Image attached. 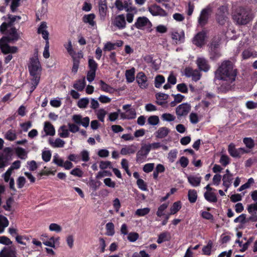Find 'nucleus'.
Segmentation results:
<instances>
[{"mask_svg": "<svg viewBox=\"0 0 257 257\" xmlns=\"http://www.w3.org/2000/svg\"><path fill=\"white\" fill-rule=\"evenodd\" d=\"M136 81L141 88L145 89L148 87L147 77L143 72L138 73L136 76Z\"/></svg>", "mask_w": 257, "mask_h": 257, "instance_id": "16", "label": "nucleus"}, {"mask_svg": "<svg viewBox=\"0 0 257 257\" xmlns=\"http://www.w3.org/2000/svg\"><path fill=\"white\" fill-rule=\"evenodd\" d=\"M232 19L238 25H246L252 19L251 12L245 8L239 7L233 13Z\"/></svg>", "mask_w": 257, "mask_h": 257, "instance_id": "3", "label": "nucleus"}, {"mask_svg": "<svg viewBox=\"0 0 257 257\" xmlns=\"http://www.w3.org/2000/svg\"><path fill=\"white\" fill-rule=\"evenodd\" d=\"M28 69L32 78L40 79L42 67L38 57H34L30 58V63Z\"/></svg>", "mask_w": 257, "mask_h": 257, "instance_id": "4", "label": "nucleus"}, {"mask_svg": "<svg viewBox=\"0 0 257 257\" xmlns=\"http://www.w3.org/2000/svg\"><path fill=\"white\" fill-rule=\"evenodd\" d=\"M68 159L69 161H89V153L87 151L83 150L79 155L70 154L68 156Z\"/></svg>", "mask_w": 257, "mask_h": 257, "instance_id": "15", "label": "nucleus"}, {"mask_svg": "<svg viewBox=\"0 0 257 257\" xmlns=\"http://www.w3.org/2000/svg\"><path fill=\"white\" fill-rule=\"evenodd\" d=\"M136 151V148L134 146H125L120 150V154L122 155L134 154Z\"/></svg>", "mask_w": 257, "mask_h": 257, "instance_id": "37", "label": "nucleus"}, {"mask_svg": "<svg viewBox=\"0 0 257 257\" xmlns=\"http://www.w3.org/2000/svg\"><path fill=\"white\" fill-rule=\"evenodd\" d=\"M237 70L234 68L232 62L224 61L215 71V80H222L232 83L235 80Z\"/></svg>", "mask_w": 257, "mask_h": 257, "instance_id": "1", "label": "nucleus"}, {"mask_svg": "<svg viewBox=\"0 0 257 257\" xmlns=\"http://www.w3.org/2000/svg\"><path fill=\"white\" fill-rule=\"evenodd\" d=\"M89 103V99L87 98H81L77 102V106L80 108H85Z\"/></svg>", "mask_w": 257, "mask_h": 257, "instance_id": "52", "label": "nucleus"}, {"mask_svg": "<svg viewBox=\"0 0 257 257\" xmlns=\"http://www.w3.org/2000/svg\"><path fill=\"white\" fill-rule=\"evenodd\" d=\"M171 235L169 232H163L159 235L157 242L158 243L161 244L165 241H169Z\"/></svg>", "mask_w": 257, "mask_h": 257, "instance_id": "30", "label": "nucleus"}, {"mask_svg": "<svg viewBox=\"0 0 257 257\" xmlns=\"http://www.w3.org/2000/svg\"><path fill=\"white\" fill-rule=\"evenodd\" d=\"M12 172L8 170L7 172L3 175V177L5 182H9L10 188L12 190H15V182L13 178H11Z\"/></svg>", "mask_w": 257, "mask_h": 257, "instance_id": "29", "label": "nucleus"}, {"mask_svg": "<svg viewBox=\"0 0 257 257\" xmlns=\"http://www.w3.org/2000/svg\"><path fill=\"white\" fill-rule=\"evenodd\" d=\"M15 155L22 160L26 159L27 157V153L26 150L21 147H18L15 149Z\"/></svg>", "mask_w": 257, "mask_h": 257, "instance_id": "34", "label": "nucleus"}, {"mask_svg": "<svg viewBox=\"0 0 257 257\" xmlns=\"http://www.w3.org/2000/svg\"><path fill=\"white\" fill-rule=\"evenodd\" d=\"M221 39L219 37H214L209 44L208 47L209 48L211 49H219V47L220 44Z\"/></svg>", "mask_w": 257, "mask_h": 257, "instance_id": "38", "label": "nucleus"}, {"mask_svg": "<svg viewBox=\"0 0 257 257\" xmlns=\"http://www.w3.org/2000/svg\"><path fill=\"white\" fill-rule=\"evenodd\" d=\"M98 9L100 19L104 20L107 13V6L106 0H99Z\"/></svg>", "mask_w": 257, "mask_h": 257, "instance_id": "19", "label": "nucleus"}, {"mask_svg": "<svg viewBox=\"0 0 257 257\" xmlns=\"http://www.w3.org/2000/svg\"><path fill=\"white\" fill-rule=\"evenodd\" d=\"M47 28L46 22H42L41 23L37 31V33L39 34L42 35V37L45 41L49 40V33L48 31L46 30Z\"/></svg>", "mask_w": 257, "mask_h": 257, "instance_id": "20", "label": "nucleus"}, {"mask_svg": "<svg viewBox=\"0 0 257 257\" xmlns=\"http://www.w3.org/2000/svg\"><path fill=\"white\" fill-rule=\"evenodd\" d=\"M58 166L64 167L66 170L72 168L73 165L71 162H54Z\"/></svg>", "mask_w": 257, "mask_h": 257, "instance_id": "55", "label": "nucleus"}, {"mask_svg": "<svg viewBox=\"0 0 257 257\" xmlns=\"http://www.w3.org/2000/svg\"><path fill=\"white\" fill-rule=\"evenodd\" d=\"M212 12V8L209 6H207L202 10L198 18V23L200 26L203 27L208 23L209 18Z\"/></svg>", "mask_w": 257, "mask_h": 257, "instance_id": "6", "label": "nucleus"}, {"mask_svg": "<svg viewBox=\"0 0 257 257\" xmlns=\"http://www.w3.org/2000/svg\"><path fill=\"white\" fill-rule=\"evenodd\" d=\"M9 224V222L5 216L0 215V234L3 233Z\"/></svg>", "mask_w": 257, "mask_h": 257, "instance_id": "33", "label": "nucleus"}, {"mask_svg": "<svg viewBox=\"0 0 257 257\" xmlns=\"http://www.w3.org/2000/svg\"><path fill=\"white\" fill-rule=\"evenodd\" d=\"M106 234L108 236H112L114 234V226L112 222L106 224Z\"/></svg>", "mask_w": 257, "mask_h": 257, "instance_id": "48", "label": "nucleus"}, {"mask_svg": "<svg viewBox=\"0 0 257 257\" xmlns=\"http://www.w3.org/2000/svg\"><path fill=\"white\" fill-rule=\"evenodd\" d=\"M243 142L245 144V146L249 149H252L254 146V141L251 138H244Z\"/></svg>", "mask_w": 257, "mask_h": 257, "instance_id": "50", "label": "nucleus"}, {"mask_svg": "<svg viewBox=\"0 0 257 257\" xmlns=\"http://www.w3.org/2000/svg\"><path fill=\"white\" fill-rule=\"evenodd\" d=\"M40 79H36V78H32L31 81L32 82V85L30 87V94H31L36 88L37 86L39 84L40 82Z\"/></svg>", "mask_w": 257, "mask_h": 257, "instance_id": "59", "label": "nucleus"}, {"mask_svg": "<svg viewBox=\"0 0 257 257\" xmlns=\"http://www.w3.org/2000/svg\"><path fill=\"white\" fill-rule=\"evenodd\" d=\"M204 197L209 202L215 203L217 201L216 194L212 192L207 191L204 193Z\"/></svg>", "mask_w": 257, "mask_h": 257, "instance_id": "35", "label": "nucleus"}, {"mask_svg": "<svg viewBox=\"0 0 257 257\" xmlns=\"http://www.w3.org/2000/svg\"><path fill=\"white\" fill-rule=\"evenodd\" d=\"M138 187L143 191L148 190L147 186L144 181L142 179H138L137 182Z\"/></svg>", "mask_w": 257, "mask_h": 257, "instance_id": "61", "label": "nucleus"}, {"mask_svg": "<svg viewBox=\"0 0 257 257\" xmlns=\"http://www.w3.org/2000/svg\"><path fill=\"white\" fill-rule=\"evenodd\" d=\"M206 37V34L204 31L198 33L193 38V44L197 47H202L204 44Z\"/></svg>", "mask_w": 257, "mask_h": 257, "instance_id": "17", "label": "nucleus"}, {"mask_svg": "<svg viewBox=\"0 0 257 257\" xmlns=\"http://www.w3.org/2000/svg\"><path fill=\"white\" fill-rule=\"evenodd\" d=\"M80 63L79 59L73 57V66L72 68V72L75 74L77 72Z\"/></svg>", "mask_w": 257, "mask_h": 257, "instance_id": "51", "label": "nucleus"}, {"mask_svg": "<svg viewBox=\"0 0 257 257\" xmlns=\"http://www.w3.org/2000/svg\"><path fill=\"white\" fill-rule=\"evenodd\" d=\"M139 234L137 232H130L128 234L127 239L131 242H135L139 238Z\"/></svg>", "mask_w": 257, "mask_h": 257, "instance_id": "64", "label": "nucleus"}, {"mask_svg": "<svg viewBox=\"0 0 257 257\" xmlns=\"http://www.w3.org/2000/svg\"><path fill=\"white\" fill-rule=\"evenodd\" d=\"M188 196L190 202H195L197 198V194L196 191L195 190H189L188 191Z\"/></svg>", "mask_w": 257, "mask_h": 257, "instance_id": "45", "label": "nucleus"}, {"mask_svg": "<svg viewBox=\"0 0 257 257\" xmlns=\"http://www.w3.org/2000/svg\"><path fill=\"white\" fill-rule=\"evenodd\" d=\"M170 130L166 127H160L155 133V136L157 138L163 139L166 137L169 133Z\"/></svg>", "mask_w": 257, "mask_h": 257, "instance_id": "28", "label": "nucleus"}, {"mask_svg": "<svg viewBox=\"0 0 257 257\" xmlns=\"http://www.w3.org/2000/svg\"><path fill=\"white\" fill-rule=\"evenodd\" d=\"M190 104L184 103L178 105L176 108V113L178 117L186 116L191 110Z\"/></svg>", "mask_w": 257, "mask_h": 257, "instance_id": "10", "label": "nucleus"}, {"mask_svg": "<svg viewBox=\"0 0 257 257\" xmlns=\"http://www.w3.org/2000/svg\"><path fill=\"white\" fill-rule=\"evenodd\" d=\"M101 90L108 93H112L113 89L108 84H106L103 80H101L99 82Z\"/></svg>", "mask_w": 257, "mask_h": 257, "instance_id": "39", "label": "nucleus"}, {"mask_svg": "<svg viewBox=\"0 0 257 257\" xmlns=\"http://www.w3.org/2000/svg\"><path fill=\"white\" fill-rule=\"evenodd\" d=\"M148 121L150 124L155 125L159 123V118L157 115H152L148 118Z\"/></svg>", "mask_w": 257, "mask_h": 257, "instance_id": "57", "label": "nucleus"}, {"mask_svg": "<svg viewBox=\"0 0 257 257\" xmlns=\"http://www.w3.org/2000/svg\"><path fill=\"white\" fill-rule=\"evenodd\" d=\"M112 24L119 30L125 28L126 27V21L124 15L121 14L116 16Z\"/></svg>", "mask_w": 257, "mask_h": 257, "instance_id": "18", "label": "nucleus"}, {"mask_svg": "<svg viewBox=\"0 0 257 257\" xmlns=\"http://www.w3.org/2000/svg\"><path fill=\"white\" fill-rule=\"evenodd\" d=\"M209 57L212 60H216L221 56L219 49L209 48Z\"/></svg>", "mask_w": 257, "mask_h": 257, "instance_id": "36", "label": "nucleus"}, {"mask_svg": "<svg viewBox=\"0 0 257 257\" xmlns=\"http://www.w3.org/2000/svg\"><path fill=\"white\" fill-rule=\"evenodd\" d=\"M201 179V177L199 174L187 176L188 181L193 187L199 186L200 184Z\"/></svg>", "mask_w": 257, "mask_h": 257, "instance_id": "21", "label": "nucleus"}, {"mask_svg": "<svg viewBox=\"0 0 257 257\" xmlns=\"http://www.w3.org/2000/svg\"><path fill=\"white\" fill-rule=\"evenodd\" d=\"M8 36H3L0 39V49L2 52L7 54L9 53H15L18 51V48L16 46H10L9 43L19 40L20 36L15 27H12L6 31Z\"/></svg>", "mask_w": 257, "mask_h": 257, "instance_id": "2", "label": "nucleus"}, {"mask_svg": "<svg viewBox=\"0 0 257 257\" xmlns=\"http://www.w3.org/2000/svg\"><path fill=\"white\" fill-rule=\"evenodd\" d=\"M133 26L140 30L146 29L148 32H151L153 30L152 22L145 16L138 17Z\"/></svg>", "mask_w": 257, "mask_h": 257, "instance_id": "5", "label": "nucleus"}, {"mask_svg": "<svg viewBox=\"0 0 257 257\" xmlns=\"http://www.w3.org/2000/svg\"><path fill=\"white\" fill-rule=\"evenodd\" d=\"M185 75L187 77H192V79L194 81H197L200 79L201 74L199 70L195 69L193 70L191 68L187 67L184 70Z\"/></svg>", "mask_w": 257, "mask_h": 257, "instance_id": "11", "label": "nucleus"}, {"mask_svg": "<svg viewBox=\"0 0 257 257\" xmlns=\"http://www.w3.org/2000/svg\"><path fill=\"white\" fill-rule=\"evenodd\" d=\"M120 117L122 119H132L136 117V112L135 109L131 108L126 111V112L120 113Z\"/></svg>", "mask_w": 257, "mask_h": 257, "instance_id": "24", "label": "nucleus"}, {"mask_svg": "<svg viewBox=\"0 0 257 257\" xmlns=\"http://www.w3.org/2000/svg\"><path fill=\"white\" fill-rule=\"evenodd\" d=\"M233 179V175L224 174L222 176V185L225 187V192H227L228 189L231 186Z\"/></svg>", "mask_w": 257, "mask_h": 257, "instance_id": "23", "label": "nucleus"}, {"mask_svg": "<svg viewBox=\"0 0 257 257\" xmlns=\"http://www.w3.org/2000/svg\"><path fill=\"white\" fill-rule=\"evenodd\" d=\"M49 229L51 231H55L56 232H60L62 230V227L59 224L55 223H51L49 225Z\"/></svg>", "mask_w": 257, "mask_h": 257, "instance_id": "54", "label": "nucleus"}, {"mask_svg": "<svg viewBox=\"0 0 257 257\" xmlns=\"http://www.w3.org/2000/svg\"><path fill=\"white\" fill-rule=\"evenodd\" d=\"M15 155V150L10 147H6L0 153V161H10Z\"/></svg>", "mask_w": 257, "mask_h": 257, "instance_id": "12", "label": "nucleus"}, {"mask_svg": "<svg viewBox=\"0 0 257 257\" xmlns=\"http://www.w3.org/2000/svg\"><path fill=\"white\" fill-rule=\"evenodd\" d=\"M69 130L66 128L65 125L61 126L59 130V135L61 138H66L69 137Z\"/></svg>", "mask_w": 257, "mask_h": 257, "instance_id": "44", "label": "nucleus"}, {"mask_svg": "<svg viewBox=\"0 0 257 257\" xmlns=\"http://www.w3.org/2000/svg\"><path fill=\"white\" fill-rule=\"evenodd\" d=\"M14 202V199L12 198H9L7 200L6 204L3 206V208L7 211H12V205Z\"/></svg>", "mask_w": 257, "mask_h": 257, "instance_id": "56", "label": "nucleus"}, {"mask_svg": "<svg viewBox=\"0 0 257 257\" xmlns=\"http://www.w3.org/2000/svg\"><path fill=\"white\" fill-rule=\"evenodd\" d=\"M150 211L149 208L146 207L142 209H138L136 210L135 214L138 216H144L148 214Z\"/></svg>", "mask_w": 257, "mask_h": 257, "instance_id": "53", "label": "nucleus"}, {"mask_svg": "<svg viewBox=\"0 0 257 257\" xmlns=\"http://www.w3.org/2000/svg\"><path fill=\"white\" fill-rule=\"evenodd\" d=\"M49 143L53 147L57 148L63 147L65 144V142L59 138L56 139L54 142L50 140Z\"/></svg>", "mask_w": 257, "mask_h": 257, "instance_id": "49", "label": "nucleus"}, {"mask_svg": "<svg viewBox=\"0 0 257 257\" xmlns=\"http://www.w3.org/2000/svg\"><path fill=\"white\" fill-rule=\"evenodd\" d=\"M14 23L11 22L10 21L8 23L4 22L0 26V32L2 34H6V31H7L9 28L13 27Z\"/></svg>", "mask_w": 257, "mask_h": 257, "instance_id": "42", "label": "nucleus"}, {"mask_svg": "<svg viewBox=\"0 0 257 257\" xmlns=\"http://www.w3.org/2000/svg\"><path fill=\"white\" fill-rule=\"evenodd\" d=\"M150 147L145 145L141 147V149L138 151L137 154V161L139 160L145 159L147 155L150 152Z\"/></svg>", "mask_w": 257, "mask_h": 257, "instance_id": "22", "label": "nucleus"}, {"mask_svg": "<svg viewBox=\"0 0 257 257\" xmlns=\"http://www.w3.org/2000/svg\"><path fill=\"white\" fill-rule=\"evenodd\" d=\"M5 138L9 141H13L17 139V135L14 131L10 130L6 133Z\"/></svg>", "mask_w": 257, "mask_h": 257, "instance_id": "47", "label": "nucleus"}, {"mask_svg": "<svg viewBox=\"0 0 257 257\" xmlns=\"http://www.w3.org/2000/svg\"><path fill=\"white\" fill-rule=\"evenodd\" d=\"M228 14L227 7L225 6H222L217 9L216 14V20L217 23L220 25H223L226 22Z\"/></svg>", "mask_w": 257, "mask_h": 257, "instance_id": "7", "label": "nucleus"}, {"mask_svg": "<svg viewBox=\"0 0 257 257\" xmlns=\"http://www.w3.org/2000/svg\"><path fill=\"white\" fill-rule=\"evenodd\" d=\"M135 69L134 68L126 70L125 75L127 82L132 83L135 80Z\"/></svg>", "mask_w": 257, "mask_h": 257, "instance_id": "31", "label": "nucleus"}, {"mask_svg": "<svg viewBox=\"0 0 257 257\" xmlns=\"http://www.w3.org/2000/svg\"><path fill=\"white\" fill-rule=\"evenodd\" d=\"M228 151L231 156L233 158H239L243 154L248 153L249 150L242 148L236 149L233 143L230 144L228 146Z\"/></svg>", "mask_w": 257, "mask_h": 257, "instance_id": "8", "label": "nucleus"}, {"mask_svg": "<svg viewBox=\"0 0 257 257\" xmlns=\"http://www.w3.org/2000/svg\"><path fill=\"white\" fill-rule=\"evenodd\" d=\"M95 18V15L94 14H90L88 15H85L82 18L83 22L85 23H88L91 27H94L96 25V23L94 21Z\"/></svg>", "mask_w": 257, "mask_h": 257, "instance_id": "27", "label": "nucleus"}, {"mask_svg": "<svg viewBox=\"0 0 257 257\" xmlns=\"http://www.w3.org/2000/svg\"><path fill=\"white\" fill-rule=\"evenodd\" d=\"M44 130L47 135L53 136L55 134L54 126L49 121L45 122Z\"/></svg>", "mask_w": 257, "mask_h": 257, "instance_id": "26", "label": "nucleus"}, {"mask_svg": "<svg viewBox=\"0 0 257 257\" xmlns=\"http://www.w3.org/2000/svg\"><path fill=\"white\" fill-rule=\"evenodd\" d=\"M88 65L90 71H96L98 68V64L92 58L88 59Z\"/></svg>", "mask_w": 257, "mask_h": 257, "instance_id": "43", "label": "nucleus"}, {"mask_svg": "<svg viewBox=\"0 0 257 257\" xmlns=\"http://www.w3.org/2000/svg\"><path fill=\"white\" fill-rule=\"evenodd\" d=\"M106 114V111L104 109L101 108L98 110L97 113V117L100 121L103 122Z\"/></svg>", "mask_w": 257, "mask_h": 257, "instance_id": "60", "label": "nucleus"}, {"mask_svg": "<svg viewBox=\"0 0 257 257\" xmlns=\"http://www.w3.org/2000/svg\"><path fill=\"white\" fill-rule=\"evenodd\" d=\"M115 45L116 44L114 43H112L110 42H108L104 45L103 50L104 51H110L114 50L115 49Z\"/></svg>", "mask_w": 257, "mask_h": 257, "instance_id": "62", "label": "nucleus"}, {"mask_svg": "<svg viewBox=\"0 0 257 257\" xmlns=\"http://www.w3.org/2000/svg\"><path fill=\"white\" fill-rule=\"evenodd\" d=\"M181 208V203L180 201H177L173 203L170 208V212L169 214L173 215L176 214Z\"/></svg>", "mask_w": 257, "mask_h": 257, "instance_id": "41", "label": "nucleus"}, {"mask_svg": "<svg viewBox=\"0 0 257 257\" xmlns=\"http://www.w3.org/2000/svg\"><path fill=\"white\" fill-rule=\"evenodd\" d=\"M86 85L85 77L79 79L73 84V87L79 91H82Z\"/></svg>", "mask_w": 257, "mask_h": 257, "instance_id": "32", "label": "nucleus"}, {"mask_svg": "<svg viewBox=\"0 0 257 257\" xmlns=\"http://www.w3.org/2000/svg\"><path fill=\"white\" fill-rule=\"evenodd\" d=\"M196 63L199 71L207 72L210 69V66L208 60L203 57L197 58Z\"/></svg>", "mask_w": 257, "mask_h": 257, "instance_id": "13", "label": "nucleus"}, {"mask_svg": "<svg viewBox=\"0 0 257 257\" xmlns=\"http://www.w3.org/2000/svg\"><path fill=\"white\" fill-rule=\"evenodd\" d=\"M148 11L153 16H159L166 17L168 16V13L160 6L153 4L148 7Z\"/></svg>", "mask_w": 257, "mask_h": 257, "instance_id": "9", "label": "nucleus"}, {"mask_svg": "<svg viewBox=\"0 0 257 257\" xmlns=\"http://www.w3.org/2000/svg\"><path fill=\"white\" fill-rule=\"evenodd\" d=\"M1 257H15L14 252L9 248H5L0 252Z\"/></svg>", "mask_w": 257, "mask_h": 257, "instance_id": "46", "label": "nucleus"}, {"mask_svg": "<svg viewBox=\"0 0 257 257\" xmlns=\"http://www.w3.org/2000/svg\"><path fill=\"white\" fill-rule=\"evenodd\" d=\"M177 89L178 91L182 93H188V88L187 85L185 83H180L177 85Z\"/></svg>", "mask_w": 257, "mask_h": 257, "instance_id": "63", "label": "nucleus"}, {"mask_svg": "<svg viewBox=\"0 0 257 257\" xmlns=\"http://www.w3.org/2000/svg\"><path fill=\"white\" fill-rule=\"evenodd\" d=\"M165 81V77L162 75H157L155 78V86L160 88Z\"/></svg>", "mask_w": 257, "mask_h": 257, "instance_id": "40", "label": "nucleus"}, {"mask_svg": "<svg viewBox=\"0 0 257 257\" xmlns=\"http://www.w3.org/2000/svg\"><path fill=\"white\" fill-rule=\"evenodd\" d=\"M168 207V204L166 203H164L161 205L157 211L156 214L158 217H161L164 215V211Z\"/></svg>", "mask_w": 257, "mask_h": 257, "instance_id": "58", "label": "nucleus"}, {"mask_svg": "<svg viewBox=\"0 0 257 257\" xmlns=\"http://www.w3.org/2000/svg\"><path fill=\"white\" fill-rule=\"evenodd\" d=\"M73 121L77 124L82 125L85 127H87L89 124L90 119L88 116L82 118L80 114H74L72 116Z\"/></svg>", "mask_w": 257, "mask_h": 257, "instance_id": "14", "label": "nucleus"}, {"mask_svg": "<svg viewBox=\"0 0 257 257\" xmlns=\"http://www.w3.org/2000/svg\"><path fill=\"white\" fill-rule=\"evenodd\" d=\"M171 37L173 40L175 41L176 43H181L184 41L185 34L184 32H181L180 33L175 32L172 33Z\"/></svg>", "mask_w": 257, "mask_h": 257, "instance_id": "25", "label": "nucleus"}]
</instances>
